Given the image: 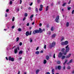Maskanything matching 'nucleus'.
Here are the masks:
<instances>
[{"label": "nucleus", "mask_w": 74, "mask_h": 74, "mask_svg": "<svg viewBox=\"0 0 74 74\" xmlns=\"http://www.w3.org/2000/svg\"><path fill=\"white\" fill-rule=\"evenodd\" d=\"M39 53L40 52H39V51H37L35 52V54H36V55H38V54H39Z\"/></svg>", "instance_id": "17"}, {"label": "nucleus", "mask_w": 74, "mask_h": 74, "mask_svg": "<svg viewBox=\"0 0 74 74\" xmlns=\"http://www.w3.org/2000/svg\"><path fill=\"white\" fill-rule=\"evenodd\" d=\"M40 0H38L37 2L38 3H40Z\"/></svg>", "instance_id": "40"}, {"label": "nucleus", "mask_w": 74, "mask_h": 74, "mask_svg": "<svg viewBox=\"0 0 74 74\" xmlns=\"http://www.w3.org/2000/svg\"><path fill=\"white\" fill-rule=\"evenodd\" d=\"M17 53H18V50H17V49H14V53L16 54Z\"/></svg>", "instance_id": "8"}, {"label": "nucleus", "mask_w": 74, "mask_h": 74, "mask_svg": "<svg viewBox=\"0 0 74 74\" xmlns=\"http://www.w3.org/2000/svg\"><path fill=\"white\" fill-rule=\"evenodd\" d=\"M9 4H10V5H12V1H10V2H9Z\"/></svg>", "instance_id": "31"}, {"label": "nucleus", "mask_w": 74, "mask_h": 74, "mask_svg": "<svg viewBox=\"0 0 74 74\" xmlns=\"http://www.w3.org/2000/svg\"><path fill=\"white\" fill-rule=\"evenodd\" d=\"M53 58L54 59H55V54H54L53 56Z\"/></svg>", "instance_id": "47"}, {"label": "nucleus", "mask_w": 74, "mask_h": 74, "mask_svg": "<svg viewBox=\"0 0 74 74\" xmlns=\"http://www.w3.org/2000/svg\"><path fill=\"white\" fill-rule=\"evenodd\" d=\"M64 37H63L62 39L61 40V41H63V40H64Z\"/></svg>", "instance_id": "39"}, {"label": "nucleus", "mask_w": 74, "mask_h": 74, "mask_svg": "<svg viewBox=\"0 0 74 74\" xmlns=\"http://www.w3.org/2000/svg\"><path fill=\"white\" fill-rule=\"evenodd\" d=\"M5 59H6V60H8V57H5Z\"/></svg>", "instance_id": "56"}, {"label": "nucleus", "mask_w": 74, "mask_h": 74, "mask_svg": "<svg viewBox=\"0 0 74 74\" xmlns=\"http://www.w3.org/2000/svg\"><path fill=\"white\" fill-rule=\"evenodd\" d=\"M56 63L57 64H60V61H57Z\"/></svg>", "instance_id": "22"}, {"label": "nucleus", "mask_w": 74, "mask_h": 74, "mask_svg": "<svg viewBox=\"0 0 74 74\" xmlns=\"http://www.w3.org/2000/svg\"><path fill=\"white\" fill-rule=\"evenodd\" d=\"M39 11H41L42 10V8H39Z\"/></svg>", "instance_id": "29"}, {"label": "nucleus", "mask_w": 74, "mask_h": 74, "mask_svg": "<svg viewBox=\"0 0 74 74\" xmlns=\"http://www.w3.org/2000/svg\"><path fill=\"white\" fill-rule=\"evenodd\" d=\"M33 5V2H32L29 5H30V6H32Z\"/></svg>", "instance_id": "48"}, {"label": "nucleus", "mask_w": 74, "mask_h": 74, "mask_svg": "<svg viewBox=\"0 0 74 74\" xmlns=\"http://www.w3.org/2000/svg\"><path fill=\"white\" fill-rule=\"evenodd\" d=\"M48 8H49V6H47V7L46 8V11H48Z\"/></svg>", "instance_id": "24"}, {"label": "nucleus", "mask_w": 74, "mask_h": 74, "mask_svg": "<svg viewBox=\"0 0 74 74\" xmlns=\"http://www.w3.org/2000/svg\"><path fill=\"white\" fill-rule=\"evenodd\" d=\"M40 8H42L44 7V6H43V5H42V4L40 5Z\"/></svg>", "instance_id": "33"}, {"label": "nucleus", "mask_w": 74, "mask_h": 74, "mask_svg": "<svg viewBox=\"0 0 74 74\" xmlns=\"http://www.w3.org/2000/svg\"><path fill=\"white\" fill-rule=\"evenodd\" d=\"M22 0H20V4H22Z\"/></svg>", "instance_id": "57"}, {"label": "nucleus", "mask_w": 74, "mask_h": 74, "mask_svg": "<svg viewBox=\"0 0 74 74\" xmlns=\"http://www.w3.org/2000/svg\"><path fill=\"white\" fill-rule=\"evenodd\" d=\"M59 16L58 15L56 17V18L55 20V21H56V22H57V23H59Z\"/></svg>", "instance_id": "3"}, {"label": "nucleus", "mask_w": 74, "mask_h": 74, "mask_svg": "<svg viewBox=\"0 0 74 74\" xmlns=\"http://www.w3.org/2000/svg\"><path fill=\"white\" fill-rule=\"evenodd\" d=\"M39 71H40V70L37 69L36 71V74H38V72H39Z\"/></svg>", "instance_id": "16"}, {"label": "nucleus", "mask_w": 74, "mask_h": 74, "mask_svg": "<svg viewBox=\"0 0 74 74\" xmlns=\"http://www.w3.org/2000/svg\"><path fill=\"white\" fill-rule=\"evenodd\" d=\"M66 26L67 27H68L69 26V23L68 22H67L66 23Z\"/></svg>", "instance_id": "15"}, {"label": "nucleus", "mask_w": 74, "mask_h": 74, "mask_svg": "<svg viewBox=\"0 0 74 74\" xmlns=\"http://www.w3.org/2000/svg\"><path fill=\"white\" fill-rule=\"evenodd\" d=\"M65 48L66 49L65 50L66 52L63 53L64 55H66L67 54V52H68L70 50V48L69 47V45L66 46L65 47Z\"/></svg>", "instance_id": "2"}, {"label": "nucleus", "mask_w": 74, "mask_h": 74, "mask_svg": "<svg viewBox=\"0 0 74 74\" xmlns=\"http://www.w3.org/2000/svg\"><path fill=\"white\" fill-rule=\"evenodd\" d=\"M28 10H31V8L30 7H29L28 8Z\"/></svg>", "instance_id": "59"}, {"label": "nucleus", "mask_w": 74, "mask_h": 74, "mask_svg": "<svg viewBox=\"0 0 74 74\" xmlns=\"http://www.w3.org/2000/svg\"><path fill=\"white\" fill-rule=\"evenodd\" d=\"M25 34L26 36H28L29 35V36H30V35L32 34V31H30L29 32V31H27L26 32Z\"/></svg>", "instance_id": "4"}, {"label": "nucleus", "mask_w": 74, "mask_h": 74, "mask_svg": "<svg viewBox=\"0 0 74 74\" xmlns=\"http://www.w3.org/2000/svg\"><path fill=\"white\" fill-rule=\"evenodd\" d=\"M43 32V30L41 29V28H39V29H36L33 31V34H36V33H42Z\"/></svg>", "instance_id": "1"}, {"label": "nucleus", "mask_w": 74, "mask_h": 74, "mask_svg": "<svg viewBox=\"0 0 74 74\" xmlns=\"http://www.w3.org/2000/svg\"><path fill=\"white\" fill-rule=\"evenodd\" d=\"M67 60H65V63H67Z\"/></svg>", "instance_id": "51"}, {"label": "nucleus", "mask_w": 74, "mask_h": 74, "mask_svg": "<svg viewBox=\"0 0 74 74\" xmlns=\"http://www.w3.org/2000/svg\"><path fill=\"white\" fill-rule=\"evenodd\" d=\"M70 56H71V54L70 53L69 54V55L68 56H67L66 57V58H69L70 57Z\"/></svg>", "instance_id": "12"}, {"label": "nucleus", "mask_w": 74, "mask_h": 74, "mask_svg": "<svg viewBox=\"0 0 74 74\" xmlns=\"http://www.w3.org/2000/svg\"><path fill=\"white\" fill-rule=\"evenodd\" d=\"M65 58H66V57L65 56H63L62 57V60H63V59H64Z\"/></svg>", "instance_id": "25"}, {"label": "nucleus", "mask_w": 74, "mask_h": 74, "mask_svg": "<svg viewBox=\"0 0 74 74\" xmlns=\"http://www.w3.org/2000/svg\"><path fill=\"white\" fill-rule=\"evenodd\" d=\"M16 49H17V50H19L20 49V48H19V46H18L17 48H16Z\"/></svg>", "instance_id": "36"}, {"label": "nucleus", "mask_w": 74, "mask_h": 74, "mask_svg": "<svg viewBox=\"0 0 74 74\" xmlns=\"http://www.w3.org/2000/svg\"><path fill=\"white\" fill-rule=\"evenodd\" d=\"M65 66H64L63 68V70H65Z\"/></svg>", "instance_id": "53"}, {"label": "nucleus", "mask_w": 74, "mask_h": 74, "mask_svg": "<svg viewBox=\"0 0 74 74\" xmlns=\"http://www.w3.org/2000/svg\"><path fill=\"white\" fill-rule=\"evenodd\" d=\"M39 26H42V24H41V23H40L39 24Z\"/></svg>", "instance_id": "61"}, {"label": "nucleus", "mask_w": 74, "mask_h": 74, "mask_svg": "<svg viewBox=\"0 0 74 74\" xmlns=\"http://www.w3.org/2000/svg\"><path fill=\"white\" fill-rule=\"evenodd\" d=\"M43 63L44 64H46L47 63V60H44Z\"/></svg>", "instance_id": "23"}, {"label": "nucleus", "mask_w": 74, "mask_h": 74, "mask_svg": "<svg viewBox=\"0 0 74 74\" xmlns=\"http://www.w3.org/2000/svg\"><path fill=\"white\" fill-rule=\"evenodd\" d=\"M62 55H63V53H62L61 52H60L58 55L59 58H61V57L62 56Z\"/></svg>", "instance_id": "7"}, {"label": "nucleus", "mask_w": 74, "mask_h": 74, "mask_svg": "<svg viewBox=\"0 0 74 74\" xmlns=\"http://www.w3.org/2000/svg\"><path fill=\"white\" fill-rule=\"evenodd\" d=\"M12 22H14V17H13L12 18Z\"/></svg>", "instance_id": "43"}, {"label": "nucleus", "mask_w": 74, "mask_h": 74, "mask_svg": "<svg viewBox=\"0 0 74 74\" xmlns=\"http://www.w3.org/2000/svg\"><path fill=\"white\" fill-rule=\"evenodd\" d=\"M46 59L47 60H49V56H47L46 57Z\"/></svg>", "instance_id": "13"}, {"label": "nucleus", "mask_w": 74, "mask_h": 74, "mask_svg": "<svg viewBox=\"0 0 74 74\" xmlns=\"http://www.w3.org/2000/svg\"><path fill=\"white\" fill-rule=\"evenodd\" d=\"M28 15V14L27 13H25V17H26V16H27Z\"/></svg>", "instance_id": "30"}, {"label": "nucleus", "mask_w": 74, "mask_h": 74, "mask_svg": "<svg viewBox=\"0 0 74 74\" xmlns=\"http://www.w3.org/2000/svg\"><path fill=\"white\" fill-rule=\"evenodd\" d=\"M9 12V9H7L6 10V12Z\"/></svg>", "instance_id": "44"}, {"label": "nucleus", "mask_w": 74, "mask_h": 74, "mask_svg": "<svg viewBox=\"0 0 74 74\" xmlns=\"http://www.w3.org/2000/svg\"><path fill=\"white\" fill-rule=\"evenodd\" d=\"M16 40L17 42H18V41H19V38L18 37H17L16 38Z\"/></svg>", "instance_id": "27"}, {"label": "nucleus", "mask_w": 74, "mask_h": 74, "mask_svg": "<svg viewBox=\"0 0 74 74\" xmlns=\"http://www.w3.org/2000/svg\"><path fill=\"white\" fill-rule=\"evenodd\" d=\"M18 74H20V71H18Z\"/></svg>", "instance_id": "64"}, {"label": "nucleus", "mask_w": 74, "mask_h": 74, "mask_svg": "<svg viewBox=\"0 0 74 74\" xmlns=\"http://www.w3.org/2000/svg\"><path fill=\"white\" fill-rule=\"evenodd\" d=\"M35 11L36 12V13H38V8H36L35 10Z\"/></svg>", "instance_id": "18"}, {"label": "nucleus", "mask_w": 74, "mask_h": 74, "mask_svg": "<svg viewBox=\"0 0 74 74\" xmlns=\"http://www.w3.org/2000/svg\"><path fill=\"white\" fill-rule=\"evenodd\" d=\"M67 69L68 70H70V69H71V67L69 66H68L67 67Z\"/></svg>", "instance_id": "20"}, {"label": "nucleus", "mask_w": 74, "mask_h": 74, "mask_svg": "<svg viewBox=\"0 0 74 74\" xmlns=\"http://www.w3.org/2000/svg\"><path fill=\"white\" fill-rule=\"evenodd\" d=\"M58 4H60V1H58Z\"/></svg>", "instance_id": "62"}, {"label": "nucleus", "mask_w": 74, "mask_h": 74, "mask_svg": "<svg viewBox=\"0 0 74 74\" xmlns=\"http://www.w3.org/2000/svg\"><path fill=\"white\" fill-rule=\"evenodd\" d=\"M12 29H14L15 28V26L14 25H13L12 27Z\"/></svg>", "instance_id": "45"}, {"label": "nucleus", "mask_w": 74, "mask_h": 74, "mask_svg": "<svg viewBox=\"0 0 74 74\" xmlns=\"http://www.w3.org/2000/svg\"><path fill=\"white\" fill-rule=\"evenodd\" d=\"M74 10H73L72 11V14H74Z\"/></svg>", "instance_id": "49"}, {"label": "nucleus", "mask_w": 74, "mask_h": 74, "mask_svg": "<svg viewBox=\"0 0 74 74\" xmlns=\"http://www.w3.org/2000/svg\"><path fill=\"white\" fill-rule=\"evenodd\" d=\"M49 35H51V32L49 31Z\"/></svg>", "instance_id": "52"}, {"label": "nucleus", "mask_w": 74, "mask_h": 74, "mask_svg": "<svg viewBox=\"0 0 74 74\" xmlns=\"http://www.w3.org/2000/svg\"><path fill=\"white\" fill-rule=\"evenodd\" d=\"M38 48H39V47H37V48L36 49V50H37L38 49Z\"/></svg>", "instance_id": "58"}, {"label": "nucleus", "mask_w": 74, "mask_h": 74, "mask_svg": "<svg viewBox=\"0 0 74 74\" xmlns=\"http://www.w3.org/2000/svg\"><path fill=\"white\" fill-rule=\"evenodd\" d=\"M66 5V3H65L62 5V6H65Z\"/></svg>", "instance_id": "34"}, {"label": "nucleus", "mask_w": 74, "mask_h": 74, "mask_svg": "<svg viewBox=\"0 0 74 74\" xmlns=\"http://www.w3.org/2000/svg\"><path fill=\"white\" fill-rule=\"evenodd\" d=\"M70 3H71V1H69V3H68V4H70Z\"/></svg>", "instance_id": "54"}, {"label": "nucleus", "mask_w": 74, "mask_h": 74, "mask_svg": "<svg viewBox=\"0 0 74 74\" xmlns=\"http://www.w3.org/2000/svg\"><path fill=\"white\" fill-rule=\"evenodd\" d=\"M54 71H55V69H53L52 70V73H54Z\"/></svg>", "instance_id": "32"}, {"label": "nucleus", "mask_w": 74, "mask_h": 74, "mask_svg": "<svg viewBox=\"0 0 74 74\" xmlns=\"http://www.w3.org/2000/svg\"><path fill=\"white\" fill-rule=\"evenodd\" d=\"M56 34H53L51 36V38H55V37H56Z\"/></svg>", "instance_id": "9"}, {"label": "nucleus", "mask_w": 74, "mask_h": 74, "mask_svg": "<svg viewBox=\"0 0 74 74\" xmlns=\"http://www.w3.org/2000/svg\"><path fill=\"white\" fill-rule=\"evenodd\" d=\"M58 70H61L62 66H58Z\"/></svg>", "instance_id": "10"}, {"label": "nucleus", "mask_w": 74, "mask_h": 74, "mask_svg": "<svg viewBox=\"0 0 74 74\" xmlns=\"http://www.w3.org/2000/svg\"><path fill=\"white\" fill-rule=\"evenodd\" d=\"M30 42H32L33 41V40H32V39L31 38H30Z\"/></svg>", "instance_id": "50"}, {"label": "nucleus", "mask_w": 74, "mask_h": 74, "mask_svg": "<svg viewBox=\"0 0 74 74\" xmlns=\"http://www.w3.org/2000/svg\"><path fill=\"white\" fill-rule=\"evenodd\" d=\"M22 59V58H18V60H21Z\"/></svg>", "instance_id": "63"}, {"label": "nucleus", "mask_w": 74, "mask_h": 74, "mask_svg": "<svg viewBox=\"0 0 74 74\" xmlns=\"http://www.w3.org/2000/svg\"><path fill=\"white\" fill-rule=\"evenodd\" d=\"M46 74H50V73L49 72H46Z\"/></svg>", "instance_id": "60"}, {"label": "nucleus", "mask_w": 74, "mask_h": 74, "mask_svg": "<svg viewBox=\"0 0 74 74\" xmlns=\"http://www.w3.org/2000/svg\"><path fill=\"white\" fill-rule=\"evenodd\" d=\"M18 32H21V31H22V29H21L20 28H18Z\"/></svg>", "instance_id": "35"}, {"label": "nucleus", "mask_w": 74, "mask_h": 74, "mask_svg": "<svg viewBox=\"0 0 74 74\" xmlns=\"http://www.w3.org/2000/svg\"><path fill=\"white\" fill-rule=\"evenodd\" d=\"M46 47H47V45H45L44 46V48L45 49L46 48Z\"/></svg>", "instance_id": "42"}, {"label": "nucleus", "mask_w": 74, "mask_h": 74, "mask_svg": "<svg viewBox=\"0 0 74 74\" xmlns=\"http://www.w3.org/2000/svg\"><path fill=\"white\" fill-rule=\"evenodd\" d=\"M55 45H56V42H53L51 45V46L52 47H54L55 46Z\"/></svg>", "instance_id": "6"}, {"label": "nucleus", "mask_w": 74, "mask_h": 74, "mask_svg": "<svg viewBox=\"0 0 74 74\" xmlns=\"http://www.w3.org/2000/svg\"><path fill=\"white\" fill-rule=\"evenodd\" d=\"M22 53H23V51L22 50H21L19 52V54H22Z\"/></svg>", "instance_id": "19"}, {"label": "nucleus", "mask_w": 74, "mask_h": 74, "mask_svg": "<svg viewBox=\"0 0 74 74\" xmlns=\"http://www.w3.org/2000/svg\"><path fill=\"white\" fill-rule=\"evenodd\" d=\"M65 50V49L64 48H63L62 50H61V51L62 53H64V51Z\"/></svg>", "instance_id": "14"}, {"label": "nucleus", "mask_w": 74, "mask_h": 74, "mask_svg": "<svg viewBox=\"0 0 74 74\" xmlns=\"http://www.w3.org/2000/svg\"><path fill=\"white\" fill-rule=\"evenodd\" d=\"M22 45V42H20L19 45H20V46H21V45Z\"/></svg>", "instance_id": "41"}, {"label": "nucleus", "mask_w": 74, "mask_h": 74, "mask_svg": "<svg viewBox=\"0 0 74 74\" xmlns=\"http://www.w3.org/2000/svg\"><path fill=\"white\" fill-rule=\"evenodd\" d=\"M51 31H53V27H51Z\"/></svg>", "instance_id": "28"}, {"label": "nucleus", "mask_w": 74, "mask_h": 74, "mask_svg": "<svg viewBox=\"0 0 74 74\" xmlns=\"http://www.w3.org/2000/svg\"><path fill=\"white\" fill-rule=\"evenodd\" d=\"M27 26H29V23H27Z\"/></svg>", "instance_id": "55"}, {"label": "nucleus", "mask_w": 74, "mask_h": 74, "mask_svg": "<svg viewBox=\"0 0 74 74\" xmlns=\"http://www.w3.org/2000/svg\"><path fill=\"white\" fill-rule=\"evenodd\" d=\"M44 52V51L42 50H41L40 51V53H43Z\"/></svg>", "instance_id": "46"}, {"label": "nucleus", "mask_w": 74, "mask_h": 74, "mask_svg": "<svg viewBox=\"0 0 74 74\" xmlns=\"http://www.w3.org/2000/svg\"><path fill=\"white\" fill-rule=\"evenodd\" d=\"M69 43V42H68V41H66L64 42V44L65 45H67Z\"/></svg>", "instance_id": "11"}, {"label": "nucleus", "mask_w": 74, "mask_h": 74, "mask_svg": "<svg viewBox=\"0 0 74 74\" xmlns=\"http://www.w3.org/2000/svg\"><path fill=\"white\" fill-rule=\"evenodd\" d=\"M71 7H68V11H69L70 10V9H71Z\"/></svg>", "instance_id": "38"}, {"label": "nucleus", "mask_w": 74, "mask_h": 74, "mask_svg": "<svg viewBox=\"0 0 74 74\" xmlns=\"http://www.w3.org/2000/svg\"><path fill=\"white\" fill-rule=\"evenodd\" d=\"M72 62H73V59H71L69 62V63H72Z\"/></svg>", "instance_id": "37"}, {"label": "nucleus", "mask_w": 74, "mask_h": 74, "mask_svg": "<svg viewBox=\"0 0 74 74\" xmlns=\"http://www.w3.org/2000/svg\"><path fill=\"white\" fill-rule=\"evenodd\" d=\"M61 45L62 46H63V45H64V42H62L61 43Z\"/></svg>", "instance_id": "21"}, {"label": "nucleus", "mask_w": 74, "mask_h": 74, "mask_svg": "<svg viewBox=\"0 0 74 74\" xmlns=\"http://www.w3.org/2000/svg\"><path fill=\"white\" fill-rule=\"evenodd\" d=\"M34 16V15L33 14H32L31 16L30 17V19H32V18H33V16Z\"/></svg>", "instance_id": "26"}, {"label": "nucleus", "mask_w": 74, "mask_h": 74, "mask_svg": "<svg viewBox=\"0 0 74 74\" xmlns=\"http://www.w3.org/2000/svg\"><path fill=\"white\" fill-rule=\"evenodd\" d=\"M8 60L9 61H10L11 60L12 62H14V58H11V56H10L8 57Z\"/></svg>", "instance_id": "5"}]
</instances>
